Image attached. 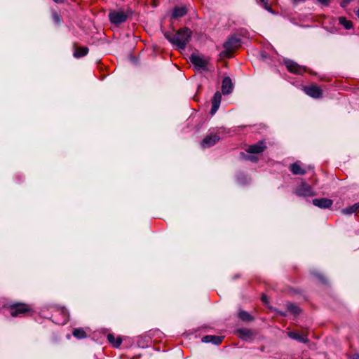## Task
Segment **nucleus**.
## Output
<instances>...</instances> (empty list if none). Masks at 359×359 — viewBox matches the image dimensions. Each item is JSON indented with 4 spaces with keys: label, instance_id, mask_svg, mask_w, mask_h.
Returning <instances> with one entry per match:
<instances>
[{
    "label": "nucleus",
    "instance_id": "f257e3e1",
    "mask_svg": "<svg viewBox=\"0 0 359 359\" xmlns=\"http://www.w3.org/2000/svg\"><path fill=\"white\" fill-rule=\"evenodd\" d=\"M192 32L187 27L180 29L175 34L165 32V37L180 49H184L190 40Z\"/></svg>",
    "mask_w": 359,
    "mask_h": 359
},
{
    "label": "nucleus",
    "instance_id": "f03ea898",
    "mask_svg": "<svg viewBox=\"0 0 359 359\" xmlns=\"http://www.w3.org/2000/svg\"><path fill=\"white\" fill-rule=\"evenodd\" d=\"M241 46V40L236 36H230L223 44L224 50L219 54L222 57H231L233 52Z\"/></svg>",
    "mask_w": 359,
    "mask_h": 359
},
{
    "label": "nucleus",
    "instance_id": "7ed1b4c3",
    "mask_svg": "<svg viewBox=\"0 0 359 359\" xmlns=\"http://www.w3.org/2000/svg\"><path fill=\"white\" fill-rule=\"evenodd\" d=\"M12 317H17L20 315H29L33 311L31 305L25 303H15L8 307Z\"/></svg>",
    "mask_w": 359,
    "mask_h": 359
},
{
    "label": "nucleus",
    "instance_id": "20e7f679",
    "mask_svg": "<svg viewBox=\"0 0 359 359\" xmlns=\"http://www.w3.org/2000/svg\"><path fill=\"white\" fill-rule=\"evenodd\" d=\"M53 322L57 325H64L69 319V313L65 307H57L51 315Z\"/></svg>",
    "mask_w": 359,
    "mask_h": 359
},
{
    "label": "nucleus",
    "instance_id": "39448f33",
    "mask_svg": "<svg viewBox=\"0 0 359 359\" xmlns=\"http://www.w3.org/2000/svg\"><path fill=\"white\" fill-rule=\"evenodd\" d=\"M109 18L112 24L117 26L128 20V14L123 11H114L109 13Z\"/></svg>",
    "mask_w": 359,
    "mask_h": 359
},
{
    "label": "nucleus",
    "instance_id": "423d86ee",
    "mask_svg": "<svg viewBox=\"0 0 359 359\" xmlns=\"http://www.w3.org/2000/svg\"><path fill=\"white\" fill-rule=\"evenodd\" d=\"M190 62L196 67L207 70L208 60L198 55L191 54L189 57Z\"/></svg>",
    "mask_w": 359,
    "mask_h": 359
},
{
    "label": "nucleus",
    "instance_id": "0eeeda50",
    "mask_svg": "<svg viewBox=\"0 0 359 359\" xmlns=\"http://www.w3.org/2000/svg\"><path fill=\"white\" fill-rule=\"evenodd\" d=\"M266 149V143L264 140H260L256 144L250 145L245 151L248 154H258L263 153Z\"/></svg>",
    "mask_w": 359,
    "mask_h": 359
},
{
    "label": "nucleus",
    "instance_id": "6e6552de",
    "mask_svg": "<svg viewBox=\"0 0 359 359\" xmlns=\"http://www.w3.org/2000/svg\"><path fill=\"white\" fill-rule=\"evenodd\" d=\"M219 140L220 137L218 135L210 134L203 138L201 142V146L203 149L208 148L215 145Z\"/></svg>",
    "mask_w": 359,
    "mask_h": 359
},
{
    "label": "nucleus",
    "instance_id": "1a4fd4ad",
    "mask_svg": "<svg viewBox=\"0 0 359 359\" xmlns=\"http://www.w3.org/2000/svg\"><path fill=\"white\" fill-rule=\"evenodd\" d=\"M237 318L239 320L245 323H250L255 320V317L252 313H249L243 309H238Z\"/></svg>",
    "mask_w": 359,
    "mask_h": 359
},
{
    "label": "nucleus",
    "instance_id": "9d476101",
    "mask_svg": "<svg viewBox=\"0 0 359 359\" xmlns=\"http://www.w3.org/2000/svg\"><path fill=\"white\" fill-rule=\"evenodd\" d=\"M296 194L303 196H312L314 195L311 187L305 182H302L301 186L297 189Z\"/></svg>",
    "mask_w": 359,
    "mask_h": 359
},
{
    "label": "nucleus",
    "instance_id": "9b49d317",
    "mask_svg": "<svg viewBox=\"0 0 359 359\" xmlns=\"http://www.w3.org/2000/svg\"><path fill=\"white\" fill-rule=\"evenodd\" d=\"M222 100V95L219 91H217L212 99V108L210 114L214 115L219 107Z\"/></svg>",
    "mask_w": 359,
    "mask_h": 359
},
{
    "label": "nucleus",
    "instance_id": "f8f14e48",
    "mask_svg": "<svg viewBox=\"0 0 359 359\" xmlns=\"http://www.w3.org/2000/svg\"><path fill=\"white\" fill-rule=\"evenodd\" d=\"M233 89V83L230 77L226 76L222 80V91L224 95H229Z\"/></svg>",
    "mask_w": 359,
    "mask_h": 359
},
{
    "label": "nucleus",
    "instance_id": "ddd939ff",
    "mask_svg": "<svg viewBox=\"0 0 359 359\" xmlns=\"http://www.w3.org/2000/svg\"><path fill=\"white\" fill-rule=\"evenodd\" d=\"M313 204L320 208H329L332 205V201L326 198H315L313 200Z\"/></svg>",
    "mask_w": 359,
    "mask_h": 359
},
{
    "label": "nucleus",
    "instance_id": "4468645a",
    "mask_svg": "<svg viewBox=\"0 0 359 359\" xmlns=\"http://www.w3.org/2000/svg\"><path fill=\"white\" fill-rule=\"evenodd\" d=\"M306 93L312 97L319 98L322 97L323 91L322 90L316 86H311L310 87L306 88Z\"/></svg>",
    "mask_w": 359,
    "mask_h": 359
},
{
    "label": "nucleus",
    "instance_id": "2eb2a0df",
    "mask_svg": "<svg viewBox=\"0 0 359 359\" xmlns=\"http://www.w3.org/2000/svg\"><path fill=\"white\" fill-rule=\"evenodd\" d=\"M187 13V9L185 6L175 7L173 9L172 17L175 19H178L186 15Z\"/></svg>",
    "mask_w": 359,
    "mask_h": 359
},
{
    "label": "nucleus",
    "instance_id": "dca6fc26",
    "mask_svg": "<svg viewBox=\"0 0 359 359\" xmlns=\"http://www.w3.org/2000/svg\"><path fill=\"white\" fill-rule=\"evenodd\" d=\"M88 48L86 46H78L74 48V57L79 58L86 55L88 53Z\"/></svg>",
    "mask_w": 359,
    "mask_h": 359
},
{
    "label": "nucleus",
    "instance_id": "f3484780",
    "mask_svg": "<svg viewBox=\"0 0 359 359\" xmlns=\"http://www.w3.org/2000/svg\"><path fill=\"white\" fill-rule=\"evenodd\" d=\"M339 22L341 25H343L346 29H350L353 27V22L351 20H348L345 17H339Z\"/></svg>",
    "mask_w": 359,
    "mask_h": 359
},
{
    "label": "nucleus",
    "instance_id": "a211bd4d",
    "mask_svg": "<svg viewBox=\"0 0 359 359\" xmlns=\"http://www.w3.org/2000/svg\"><path fill=\"white\" fill-rule=\"evenodd\" d=\"M359 210V203H355L354 205L344 208L342 210L344 214H352L357 212Z\"/></svg>",
    "mask_w": 359,
    "mask_h": 359
},
{
    "label": "nucleus",
    "instance_id": "6ab92c4d",
    "mask_svg": "<svg viewBox=\"0 0 359 359\" xmlns=\"http://www.w3.org/2000/svg\"><path fill=\"white\" fill-rule=\"evenodd\" d=\"M94 334L95 335H102L104 337H114L113 333L108 329L106 328H102L100 330L95 331Z\"/></svg>",
    "mask_w": 359,
    "mask_h": 359
},
{
    "label": "nucleus",
    "instance_id": "aec40b11",
    "mask_svg": "<svg viewBox=\"0 0 359 359\" xmlns=\"http://www.w3.org/2000/svg\"><path fill=\"white\" fill-rule=\"evenodd\" d=\"M305 173L306 170L297 162L293 163V175H304Z\"/></svg>",
    "mask_w": 359,
    "mask_h": 359
},
{
    "label": "nucleus",
    "instance_id": "412c9836",
    "mask_svg": "<svg viewBox=\"0 0 359 359\" xmlns=\"http://www.w3.org/2000/svg\"><path fill=\"white\" fill-rule=\"evenodd\" d=\"M236 333L241 334L242 337H250L255 334L252 330L248 328L238 329L236 330Z\"/></svg>",
    "mask_w": 359,
    "mask_h": 359
},
{
    "label": "nucleus",
    "instance_id": "4be33fe9",
    "mask_svg": "<svg viewBox=\"0 0 359 359\" xmlns=\"http://www.w3.org/2000/svg\"><path fill=\"white\" fill-rule=\"evenodd\" d=\"M224 338H201V342L209 343L211 342L215 345H219L222 342Z\"/></svg>",
    "mask_w": 359,
    "mask_h": 359
},
{
    "label": "nucleus",
    "instance_id": "5701e85b",
    "mask_svg": "<svg viewBox=\"0 0 359 359\" xmlns=\"http://www.w3.org/2000/svg\"><path fill=\"white\" fill-rule=\"evenodd\" d=\"M107 341L114 348H118L122 343V338H107Z\"/></svg>",
    "mask_w": 359,
    "mask_h": 359
},
{
    "label": "nucleus",
    "instance_id": "b1692460",
    "mask_svg": "<svg viewBox=\"0 0 359 359\" xmlns=\"http://www.w3.org/2000/svg\"><path fill=\"white\" fill-rule=\"evenodd\" d=\"M72 334L74 337H86L87 333L83 328L74 329Z\"/></svg>",
    "mask_w": 359,
    "mask_h": 359
},
{
    "label": "nucleus",
    "instance_id": "393cba45",
    "mask_svg": "<svg viewBox=\"0 0 359 359\" xmlns=\"http://www.w3.org/2000/svg\"><path fill=\"white\" fill-rule=\"evenodd\" d=\"M310 334V332L308 328L302 330V332H298L297 330H293V337H306Z\"/></svg>",
    "mask_w": 359,
    "mask_h": 359
},
{
    "label": "nucleus",
    "instance_id": "a878e982",
    "mask_svg": "<svg viewBox=\"0 0 359 359\" xmlns=\"http://www.w3.org/2000/svg\"><path fill=\"white\" fill-rule=\"evenodd\" d=\"M243 158L246 161H249L252 163H257L259 161V158L254 155H246L244 153H241Z\"/></svg>",
    "mask_w": 359,
    "mask_h": 359
},
{
    "label": "nucleus",
    "instance_id": "bb28decb",
    "mask_svg": "<svg viewBox=\"0 0 359 359\" xmlns=\"http://www.w3.org/2000/svg\"><path fill=\"white\" fill-rule=\"evenodd\" d=\"M305 71L304 67L302 68L298 64L293 62V74H301Z\"/></svg>",
    "mask_w": 359,
    "mask_h": 359
},
{
    "label": "nucleus",
    "instance_id": "cd10ccee",
    "mask_svg": "<svg viewBox=\"0 0 359 359\" xmlns=\"http://www.w3.org/2000/svg\"><path fill=\"white\" fill-rule=\"evenodd\" d=\"M52 18L55 23L60 24L62 22V18L57 12L52 13Z\"/></svg>",
    "mask_w": 359,
    "mask_h": 359
},
{
    "label": "nucleus",
    "instance_id": "c85d7f7f",
    "mask_svg": "<svg viewBox=\"0 0 359 359\" xmlns=\"http://www.w3.org/2000/svg\"><path fill=\"white\" fill-rule=\"evenodd\" d=\"M259 4L267 11H271V6L268 0H259Z\"/></svg>",
    "mask_w": 359,
    "mask_h": 359
},
{
    "label": "nucleus",
    "instance_id": "c756f323",
    "mask_svg": "<svg viewBox=\"0 0 359 359\" xmlns=\"http://www.w3.org/2000/svg\"><path fill=\"white\" fill-rule=\"evenodd\" d=\"M301 312L302 309L299 306L293 305V316L298 315Z\"/></svg>",
    "mask_w": 359,
    "mask_h": 359
},
{
    "label": "nucleus",
    "instance_id": "7c9ffc66",
    "mask_svg": "<svg viewBox=\"0 0 359 359\" xmlns=\"http://www.w3.org/2000/svg\"><path fill=\"white\" fill-rule=\"evenodd\" d=\"M285 66L289 72H292V61L287 60L285 61Z\"/></svg>",
    "mask_w": 359,
    "mask_h": 359
},
{
    "label": "nucleus",
    "instance_id": "2f4dec72",
    "mask_svg": "<svg viewBox=\"0 0 359 359\" xmlns=\"http://www.w3.org/2000/svg\"><path fill=\"white\" fill-rule=\"evenodd\" d=\"M318 2H319L320 4L328 6L330 5V0H317Z\"/></svg>",
    "mask_w": 359,
    "mask_h": 359
},
{
    "label": "nucleus",
    "instance_id": "473e14b6",
    "mask_svg": "<svg viewBox=\"0 0 359 359\" xmlns=\"http://www.w3.org/2000/svg\"><path fill=\"white\" fill-rule=\"evenodd\" d=\"M261 300L266 304L269 303V298L265 294L262 295Z\"/></svg>",
    "mask_w": 359,
    "mask_h": 359
},
{
    "label": "nucleus",
    "instance_id": "72a5a7b5",
    "mask_svg": "<svg viewBox=\"0 0 359 359\" xmlns=\"http://www.w3.org/2000/svg\"><path fill=\"white\" fill-rule=\"evenodd\" d=\"M150 332H151L150 334H153V335H158V336H159V335L163 334L161 332V331L159 330H155L154 331H150Z\"/></svg>",
    "mask_w": 359,
    "mask_h": 359
},
{
    "label": "nucleus",
    "instance_id": "f704fd0d",
    "mask_svg": "<svg viewBox=\"0 0 359 359\" xmlns=\"http://www.w3.org/2000/svg\"><path fill=\"white\" fill-rule=\"evenodd\" d=\"M261 57L263 60H266L267 59V54L265 52H262Z\"/></svg>",
    "mask_w": 359,
    "mask_h": 359
},
{
    "label": "nucleus",
    "instance_id": "c9c22d12",
    "mask_svg": "<svg viewBox=\"0 0 359 359\" xmlns=\"http://www.w3.org/2000/svg\"><path fill=\"white\" fill-rule=\"evenodd\" d=\"M295 339H298L299 341L304 342V343H306L307 341L306 338L301 337V338H295Z\"/></svg>",
    "mask_w": 359,
    "mask_h": 359
},
{
    "label": "nucleus",
    "instance_id": "e433bc0d",
    "mask_svg": "<svg viewBox=\"0 0 359 359\" xmlns=\"http://www.w3.org/2000/svg\"><path fill=\"white\" fill-rule=\"evenodd\" d=\"M65 0H53L54 2L57 4H62L64 2Z\"/></svg>",
    "mask_w": 359,
    "mask_h": 359
},
{
    "label": "nucleus",
    "instance_id": "4c0bfd02",
    "mask_svg": "<svg viewBox=\"0 0 359 359\" xmlns=\"http://www.w3.org/2000/svg\"><path fill=\"white\" fill-rule=\"evenodd\" d=\"M351 359H359V356H358V355H356V356H355V357L352 358Z\"/></svg>",
    "mask_w": 359,
    "mask_h": 359
},
{
    "label": "nucleus",
    "instance_id": "58836bf2",
    "mask_svg": "<svg viewBox=\"0 0 359 359\" xmlns=\"http://www.w3.org/2000/svg\"><path fill=\"white\" fill-rule=\"evenodd\" d=\"M205 337H215V335L206 334Z\"/></svg>",
    "mask_w": 359,
    "mask_h": 359
},
{
    "label": "nucleus",
    "instance_id": "ea45409f",
    "mask_svg": "<svg viewBox=\"0 0 359 359\" xmlns=\"http://www.w3.org/2000/svg\"><path fill=\"white\" fill-rule=\"evenodd\" d=\"M356 15H357V16L359 18V8H358V11H357V12H356Z\"/></svg>",
    "mask_w": 359,
    "mask_h": 359
},
{
    "label": "nucleus",
    "instance_id": "a19ab883",
    "mask_svg": "<svg viewBox=\"0 0 359 359\" xmlns=\"http://www.w3.org/2000/svg\"><path fill=\"white\" fill-rule=\"evenodd\" d=\"M288 337H292V332H288Z\"/></svg>",
    "mask_w": 359,
    "mask_h": 359
}]
</instances>
